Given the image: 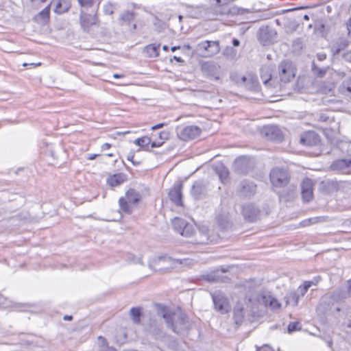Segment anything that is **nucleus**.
<instances>
[{"instance_id":"obj_1","label":"nucleus","mask_w":351,"mask_h":351,"mask_svg":"<svg viewBox=\"0 0 351 351\" xmlns=\"http://www.w3.org/2000/svg\"><path fill=\"white\" fill-rule=\"evenodd\" d=\"M158 315L165 319L167 326L176 334H184L189 328V321L182 312H171L162 308L158 311Z\"/></svg>"},{"instance_id":"obj_2","label":"nucleus","mask_w":351,"mask_h":351,"mask_svg":"<svg viewBox=\"0 0 351 351\" xmlns=\"http://www.w3.org/2000/svg\"><path fill=\"white\" fill-rule=\"evenodd\" d=\"M182 261L172 258L167 255H161L153 258L149 263V267L159 272H166L176 267L178 264H182Z\"/></svg>"},{"instance_id":"obj_3","label":"nucleus","mask_w":351,"mask_h":351,"mask_svg":"<svg viewBox=\"0 0 351 351\" xmlns=\"http://www.w3.org/2000/svg\"><path fill=\"white\" fill-rule=\"evenodd\" d=\"M141 199V195L134 189H129L124 197H120L119 200V206L121 210L127 214L132 211V204H136Z\"/></svg>"},{"instance_id":"obj_4","label":"nucleus","mask_w":351,"mask_h":351,"mask_svg":"<svg viewBox=\"0 0 351 351\" xmlns=\"http://www.w3.org/2000/svg\"><path fill=\"white\" fill-rule=\"evenodd\" d=\"M171 224L173 229L183 237H191L195 232L193 225L182 218L175 217Z\"/></svg>"},{"instance_id":"obj_5","label":"nucleus","mask_w":351,"mask_h":351,"mask_svg":"<svg viewBox=\"0 0 351 351\" xmlns=\"http://www.w3.org/2000/svg\"><path fill=\"white\" fill-rule=\"evenodd\" d=\"M295 75V67L290 61L285 60L278 65V77L280 82H289Z\"/></svg>"},{"instance_id":"obj_6","label":"nucleus","mask_w":351,"mask_h":351,"mask_svg":"<svg viewBox=\"0 0 351 351\" xmlns=\"http://www.w3.org/2000/svg\"><path fill=\"white\" fill-rule=\"evenodd\" d=\"M270 180L275 187H282L289 182V176L287 171L283 169L274 168L270 172Z\"/></svg>"},{"instance_id":"obj_7","label":"nucleus","mask_w":351,"mask_h":351,"mask_svg":"<svg viewBox=\"0 0 351 351\" xmlns=\"http://www.w3.org/2000/svg\"><path fill=\"white\" fill-rule=\"evenodd\" d=\"M201 129L196 125L178 126L176 128L177 135L182 141L193 140L201 134Z\"/></svg>"},{"instance_id":"obj_8","label":"nucleus","mask_w":351,"mask_h":351,"mask_svg":"<svg viewBox=\"0 0 351 351\" xmlns=\"http://www.w3.org/2000/svg\"><path fill=\"white\" fill-rule=\"evenodd\" d=\"M241 212L244 219L250 222L258 220L261 215L260 208L255 204L251 202L243 204L241 206Z\"/></svg>"},{"instance_id":"obj_9","label":"nucleus","mask_w":351,"mask_h":351,"mask_svg":"<svg viewBox=\"0 0 351 351\" xmlns=\"http://www.w3.org/2000/svg\"><path fill=\"white\" fill-rule=\"evenodd\" d=\"M237 83L252 91H257L259 88L258 78L255 75L252 73H249L246 76L239 77L237 80Z\"/></svg>"},{"instance_id":"obj_10","label":"nucleus","mask_w":351,"mask_h":351,"mask_svg":"<svg viewBox=\"0 0 351 351\" xmlns=\"http://www.w3.org/2000/svg\"><path fill=\"white\" fill-rule=\"evenodd\" d=\"M215 308L221 313L229 311L230 306L227 298L221 292H215L212 295Z\"/></svg>"},{"instance_id":"obj_11","label":"nucleus","mask_w":351,"mask_h":351,"mask_svg":"<svg viewBox=\"0 0 351 351\" xmlns=\"http://www.w3.org/2000/svg\"><path fill=\"white\" fill-rule=\"evenodd\" d=\"M272 71L273 67L270 64L263 65L261 69V78L264 85L267 88H276L278 85L276 80L272 77Z\"/></svg>"},{"instance_id":"obj_12","label":"nucleus","mask_w":351,"mask_h":351,"mask_svg":"<svg viewBox=\"0 0 351 351\" xmlns=\"http://www.w3.org/2000/svg\"><path fill=\"white\" fill-rule=\"evenodd\" d=\"M257 302L265 306H269L273 310L278 309L280 304L278 301L268 293H261L257 295Z\"/></svg>"},{"instance_id":"obj_13","label":"nucleus","mask_w":351,"mask_h":351,"mask_svg":"<svg viewBox=\"0 0 351 351\" xmlns=\"http://www.w3.org/2000/svg\"><path fill=\"white\" fill-rule=\"evenodd\" d=\"M252 161L246 156L239 157L234 162L233 167L235 171L246 174L252 168Z\"/></svg>"},{"instance_id":"obj_14","label":"nucleus","mask_w":351,"mask_h":351,"mask_svg":"<svg viewBox=\"0 0 351 351\" xmlns=\"http://www.w3.org/2000/svg\"><path fill=\"white\" fill-rule=\"evenodd\" d=\"M262 133L270 141H281L283 139L282 132L276 125H270L264 127Z\"/></svg>"},{"instance_id":"obj_15","label":"nucleus","mask_w":351,"mask_h":351,"mask_svg":"<svg viewBox=\"0 0 351 351\" xmlns=\"http://www.w3.org/2000/svg\"><path fill=\"white\" fill-rule=\"evenodd\" d=\"M199 47L207 52V55L213 56L220 51V45L218 40L209 41L205 40L199 44Z\"/></svg>"},{"instance_id":"obj_16","label":"nucleus","mask_w":351,"mask_h":351,"mask_svg":"<svg viewBox=\"0 0 351 351\" xmlns=\"http://www.w3.org/2000/svg\"><path fill=\"white\" fill-rule=\"evenodd\" d=\"M276 33L274 30L268 27H263L259 29L258 40L263 45H268L274 38Z\"/></svg>"},{"instance_id":"obj_17","label":"nucleus","mask_w":351,"mask_h":351,"mask_svg":"<svg viewBox=\"0 0 351 351\" xmlns=\"http://www.w3.org/2000/svg\"><path fill=\"white\" fill-rule=\"evenodd\" d=\"M182 184L175 185L169 192V197L171 202L177 206H182Z\"/></svg>"},{"instance_id":"obj_18","label":"nucleus","mask_w":351,"mask_h":351,"mask_svg":"<svg viewBox=\"0 0 351 351\" xmlns=\"http://www.w3.org/2000/svg\"><path fill=\"white\" fill-rule=\"evenodd\" d=\"M256 186L251 182L243 181L241 183L239 194L242 197H248L255 193Z\"/></svg>"},{"instance_id":"obj_19","label":"nucleus","mask_w":351,"mask_h":351,"mask_svg":"<svg viewBox=\"0 0 351 351\" xmlns=\"http://www.w3.org/2000/svg\"><path fill=\"white\" fill-rule=\"evenodd\" d=\"M202 71L216 80L219 78L220 66L215 62H207L202 65Z\"/></svg>"},{"instance_id":"obj_20","label":"nucleus","mask_w":351,"mask_h":351,"mask_svg":"<svg viewBox=\"0 0 351 351\" xmlns=\"http://www.w3.org/2000/svg\"><path fill=\"white\" fill-rule=\"evenodd\" d=\"M148 330L149 333L157 339H162L165 337V332L161 324L156 320H152L149 324Z\"/></svg>"},{"instance_id":"obj_21","label":"nucleus","mask_w":351,"mask_h":351,"mask_svg":"<svg viewBox=\"0 0 351 351\" xmlns=\"http://www.w3.org/2000/svg\"><path fill=\"white\" fill-rule=\"evenodd\" d=\"M217 221L220 227L226 229L230 226V217L227 208H222L217 215Z\"/></svg>"},{"instance_id":"obj_22","label":"nucleus","mask_w":351,"mask_h":351,"mask_svg":"<svg viewBox=\"0 0 351 351\" xmlns=\"http://www.w3.org/2000/svg\"><path fill=\"white\" fill-rule=\"evenodd\" d=\"M206 184L203 180L195 182L191 189V195L195 199H199L202 195L206 193Z\"/></svg>"},{"instance_id":"obj_23","label":"nucleus","mask_w":351,"mask_h":351,"mask_svg":"<svg viewBox=\"0 0 351 351\" xmlns=\"http://www.w3.org/2000/svg\"><path fill=\"white\" fill-rule=\"evenodd\" d=\"M351 167V158L341 159L334 161L330 167L333 171L346 173L348 168Z\"/></svg>"},{"instance_id":"obj_24","label":"nucleus","mask_w":351,"mask_h":351,"mask_svg":"<svg viewBox=\"0 0 351 351\" xmlns=\"http://www.w3.org/2000/svg\"><path fill=\"white\" fill-rule=\"evenodd\" d=\"M51 4L55 6L54 12L58 14L66 12L71 7L69 0H53Z\"/></svg>"},{"instance_id":"obj_25","label":"nucleus","mask_w":351,"mask_h":351,"mask_svg":"<svg viewBox=\"0 0 351 351\" xmlns=\"http://www.w3.org/2000/svg\"><path fill=\"white\" fill-rule=\"evenodd\" d=\"M245 308L243 304L241 302H238L234 308V317L235 319L236 324H241L244 318Z\"/></svg>"},{"instance_id":"obj_26","label":"nucleus","mask_w":351,"mask_h":351,"mask_svg":"<svg viewBox=\"0 0 351 351\" xmlns=\"http://www.w3.org/2000/svg\"><path fill=\"white\" fill-rule=\"evenodd\" d=\"M125 180V176L123 173H117L109 177L107 180L108 184L111 186H117L123 183Z\"/></svg>"},{"instance_id":"obj_27","label":"nucleus","mask_w":351,"mask_h":351,"mask_svg":"<svg viewBox=\"0 0 351 351\" xmlns=\"http://www.w3.org/2000/svg\"><path fill=\"white\" fill-rule=\"evenodd\" d=\"M81 23L84 27H88L90 25H95L97 21L96 15L84 14L80 18Z\"/></svg>"},{"instance_id":"obj_28","label":"nucleus","mask_w":351,"mask_h":351,"mask_svg":"<svg viewBox=\"0 0 351 351\" xmlns=\"http://www.w3.org/2000/svg\"><path fill=\"white\" fill-rule=\"evenodd\" d=\"M160 45L151 44L145 48V52L149 58H156L159 55Z\"/></svg>"},{"instance_id":"obj_29","label":"nucleus","mask_w":351,"mask_h":351,"mask_svg":"<svg viewBox=\"0 0 351 351\" xmlns=\"http://www.w3.org/2000/svg\"><path fill=\"white\" fill-rule=\"evenodd\" d=\"M215 171L222 182H226L228 180L229 171L226 167L220 165L216 168Z\"/></svg>"},{"instance_id":"obj_30","label":"nucleus","mask_w":351,"mask_h":351,"mask_svg":"<svg viewBox=\"0 0 351 351\" xmlns=\"http://www.w3.org/2000/svg\"><path fill=\"white\" fill-rule=\"evenodd\" d=\"M134 19V13L127 11L122 14L119 17L120 24H130Z\"/></svg>"},{"instance_id":"obj_31","label":"nucleus","mask_w":351,"mask_h":351,"mask_svg":"<svg viewBox=\"0 0 351 351\" xmlns=\"http://www.w3.org/2000/svg\"><path fill=\"white\" fill-rule=\"evenodd\" d=\"M328 67L320 68L313 61L311 65V71L317 77H323L327 72Z\"/></svg>"},{"instance_id":"obj_32","label":"nucleus","mask_w":351,"mask_h":351,"mask_svg":"<svg viewBox=\"0 0 351 351\" xmlns=\"http://www.w3.org/2000/svg\"><path fill=\"white\" fill-rule=\"evenodd\" d=\"M319 143V136L315 132L308 130V147L317 146Z\"/></svg>"},{"instance_id":"obj_33","label":"nucleus","mask_w":351,"mask_h":351,"mask_svg":"<svg viewBox=\"0 0 351 351\" xmlns=\"http://www.w3.org/2000/svg\"><path fill=\"white\" fill-rule=\"evenodd\" d=\"M223 55L230 60H236L237 58V51L232 47L228 46L223 51Z\"/></svg>"},{"instance_id":"obj_34","label":"nucleus","mask_w":351,"mask_h":351,"mask_svg":"<svg viewBox=\"0 0 351 351\" xmlns=\"http://www.w3.org/2000/svg\"><path fill=\"white\" fill-rule=\"evenodd\" d=\"M195 241L197 243L205 244L208 243L209 241V237L207 230H199V238L195 239Z\"/></svg>"},{"instance_id":"obj_35","label":"nucleus","mask_w":351,"mask_h":351,"mask_svg":"<svg viewBox=\"0 0 351 351\" xmlns=\"http://www.w3.org/2000/svg\"><path fill=\"white\" fill-rule=\"evenodd\" d=\"M286 305L295 306L298 304V296L294 293H290L285 297Z\"/></svg>"},{"instance_id":"obj_36","label":"nucleus","mask_w":351,"mask_h":351,"mask_svg":"<svg viewBox=\"0 0 351 351\" xmlns=\"http://www.w3.org/2000/svg\"><path fill=\"white\" fill-rule=\"evenodd\" d=\"M132 319L134 324H139L141 319V309L139 308L132 307L130 311Z\"/></svg>"},{"instance_id":"obj_37","label":"nucleus","mask_w":351,"mask_h":351,"mask_svg":"<svg viewBox=\"0 0 351 351\" xmlns=\"http://www.w3.org/2000/svg\"><path fill=\"white\" fill-rule=\"evenodd\" d=\"M116 10V5L110 2H108L103 5V12L105 14L112 15Z\"/></svg>"},{"instance_id":"obj_38","label":"nucleus","mask_w":351,"mask_h":351,"mask_svg":"<svg viewBox=\"0 0 351 351\" xmlns=\"http://www.w3.org/2000/svg\"><path fill=\"white\" fill-rule=\"evenodd\" d=\"M295 90L301 93L306 92V80L304 77H300L298 78L295 86Z\"/></svg>"},{"instance_id":"obj_39","label":"nucleus","mask_w":351,"mask_h":351,"mask_svg":"<svg viewBox=\"0 0 351 351\" xmlns=\"http://www.w3.org/2000/svg\"><path fill=\"white\" fill-rule=\"evenodd\" d=\"M341 93L348 96L351 94V77L347 81L344 82L341 86Z\"/></svg>"},{"instance_id":"obj_40","label":"nucleus","mask_w":351,"mask_h":351,"mask_svg":"<svg viewBox=\"0 0 351 351\" xmlns=\"http://www.w3.org/2000/svg\"><path fill=\"white\" fill-rule=\"evenodd\" d=\"M49 12H50V5L47 6L45 9H43L42 11H40L37 18L40 19L43 21H45L46 20L49 19Z\"/></svg>"},{"instance_id":"obj_41","label":"nucleus","mask_w":351,"mask_h":351,"mask_svg":"<svg viewBox=\"0 0 351 351\" xmlns=\"http://www.w3.org/2000/svg\"><path fill=\"white\" fill-rule=\"evenodd\" d=\"M134 143L140 147H147L151 143V139L147 136H143L136 139Z\"/></svg>"},{"instance_id":"obj_42","label":"nucleus","mask_w":351,"mask_h":351,"mask_svg":"<svg viewBox=\"0 0 351 351\" xmlns=\"http://www.w3.org/2000/svg\"><path fill=\"white\" fill-rule=\"evenodd\" d=\"M304 43L300 39H297L294 40L293 43V51L295 53H299L303 48Z\"/></svg>"},{"instance_id":"obj_43","label":"nucleus","mask_w":351,"mask_h":351,"mask_svg":"<svg viewBox=\"0 0 351 351\" xmlns=\"http://www.w3.org/2000/svg\"><path fill=\"white\" fill-rule=\"evenodd\" d=\"M287 330L289 333L300 330V323L298 322H291L288 325Z\"/></svg>"},{"instance_id":"obj_44","label":"nucleus","mask_w":351,"mask_h":351,"mask_svg":"<svg viewBox=\"0 0 351 351\" xmlns=\"http://www.w3.org/2000/svg\"><path fill=\"white\" fill-rule=\"evenodd\" d=\"M81 7L90 8L94 3V0H77Z\"/></svg>"},{"instance_id":"obj_45","label":"nucleus","mask_w":351,"mask_h":351,"mask_svg":"<svg viewBox=\"0 0 351 351\" xmlns=\"http://www.w3.org/2000/svg\"><path fill=\"white\" fill-rule=\"evenodd\" d=\"M306 179L307 178H304L301 184L302 194L304 199H305L307 196V184H306Z\"/></svg>"},{"instance_id":"obj_46","label":"nucleus","mask_w":351,"mask_h":351,"mask_svg":"<svg viewBox=\"0 0 351 351\" xmlns=\"http://www.w3.org/2000/svg\"><path fill=\"white\" fill-rule=\"evenodd\" d=\"M348 45V42L347 40H343L338 45V47L336 49L335 51V54H338L341 50L346 48Z\"/></svg>"},{"instance_id":"obj_47","label":"nucleus","mask_w":351,"mask_h":351,"mask_svg":"<svg viewBox=\"0 0 351 351\" xmlns=\"http://www.w3.org/2000/svg\"><path fill=\"white\" fill-rule=\"evenodd\" d=\"M169 132L167 131H162L159 133V138H160V141H165V140H167L169 138Z\"/></svg>"},{"instance_id":"obj_48","label":"nucleus","mask_w":351,"mask_h":351,"mask_svg":"<svg viewBox=\"0 0 351 351\" xmlns=\"http://www.w3.org/2000/svg\"><path fill=\"white\" fill-rule=\"evenodd\" d=\"M298 25H296L295 23H290V25L286 26V31L287 33H292L295 30H296Z\"/></svg>"},{"instance_id":"obj_49","label":"nucleus","mask_w":351,"mask_h":351,"mask_svg":"<svg viewBox=\"0 0 351 351\" xmlns=\"http://www.w3.org/2000/svg\"><path fill=\"white\" fill-rule=\"evenodd\" d=\"M98 341H99L100 348H104V346H108L107 341L104 337H103L101 336L98 337Z\"/></svg>"},{"instance_id":"obj_50","label":"nucleus","mask_w":351,"mask_h":351,"mask_svg":"<svg viewBox=\"0 0 351 351\" xmlns=\"http://www.w3.org/2000/svg\"><path fill=\"white\" fill-rule=\"evenodd\" d=\"M320 276H317L314 277L313 280H308V288H310L313 285H317L318 282L320 280Z\"/></svg>"},{"instance_id":"obj_51","label":"nucleus","mask_w":351,"mask_h":351,"mask_svg":"<svg viewBox=\"0 0 351 351\" xmlns=\"http://www.w3.org/2000/svg\"><path fill=\"white\" fill-rule=\"evenodd\" d=\"M343 59L349 62H351V50L347 51L343 54Z\"/></svg>"},{"instance_id":"obj_52","label":"nucleus","mask_w":351,"mask_h":351,"mask_svg":"<svg viewBox=\"0 0 351 351\" xmlns=\"http://www.w3.org/2000/svg\"><path fill=\"white\" fill-rule=\"evenodd\" d=\"M99 351H117L115 348L110 346H104V348H101Z\"/></svg>"},{"instance_id":"obj_53","label":"nucleus","mask_w":351,"mask_h":351,"mask_svg":"<svg viewBox=\"0 0 351 351\" xmlns=\"http://www.w3.org/2000/svg\"><path fill=\"white\" fill-rule=\"evenodd\" d=\"M163 144V141H153L151 144V147H158L161 146Z\"/></svg>"},{"instance_id":"obj_54","label":"nucleus","mask_w":351,"mask_h":351,"mask_svg":"<svg viewBox=\"0 0 351 351\" xmlns=\"http://www.w3.org/2000/svg\"><path fill=\"white\" fill-rule=\"evenodd\" d=\"M317 58L318 60L323 61L326 58V54L324 53H317Z\"/></svg>"},{"instance_id":"obj_55","label":"nucleus","mask_w":351,"mask_h":351,"mask_svg":"<svg viewBox=\"0 0 351 351\" xmlns=\"http://www.w3.org/2000/svg\"><path fill=\"white\" fill-rule=\"evenodd\" d=\"M165 125H166V123H158L157 125L152 126V130H158V129L162 128Z\"/></svg>"},{"instance_id":"obj_56","label":"nucleus","mask_w":351,"mask_h":351,"mask_svg":"<svg viewBox=\"0 0 351 351\" xmlns=\"http://www.w3.org/2000/svg\"><path fill=\"white\" fill-rule=\"evenodd\" d=\"M348 294L351 295V278L347 281Z\"/></svg>"},{"instance_id":"obj_57","label":"nucleus","mask_w":351,"mask_h":351,"mask_svg":"<svg viewBox=\"0 0 351 351\" xmlns=\"http://www.w3.org/2000/svg\"><path fill=\"white\" fill-rule=\"evenodd\" d=\"M5 298L2 295H0V306L5 307Z\"/></svg>"},{"instance_id":"obj_58","label":"nucleus","mask_w":351,"mask_h":351,"mask_svg":"<svg viewBox=\"0 0 351 351\" xmlns=\"http://www.w3.org/2000/svg\"><path fill=\"white\" fill-rule=\"evenodd\" d=\"M306 141V135L305 134L301 135L300 142L301 144L304 145Z\"/></svg>"},{"instance_id":"obj_59","label":"nucleus","mask_w":351,"mask_h":351,"mask_svg":"<svg viewBox=\"0 0 351 351\" xmlns=\"http://www.w3.org/2000/svg\"><path fill=\"white\" fill-rule=\"evenodd\" d=\"M232 45L234 47H239L240 45V41L239 39L237 38H234L232 40Z\"/></svg>"},{"instance_id":"obj_60","label":"nucleus","mask_w":351,"mask_h":351,"mask_svg":"<svg viewBox=\"0 0 351 351\" xmlns=\"http://www.w3.org/2000/svg\"><path fill=\"white\" fill-rule=\"evenodd\" d=\"M308 224L311 223H315L318 221V218H308Z\"/></svg>"},{"instance_id":"obj_61","label":"nucleus","mask_w":351,"mask_h":351,"mask_svg":"<svg viewBox=\"0 0 351 351\" xmlns=\"http://www.w3.org/2000/svg\"><path fill=\"white\" fill-rule=\"evenodd\" d=\"M110 147H111V145L106 143H104L101 146V148H102V149L105 150V149H108L110 148Z\"/></svg>"},{"instance_id":"obj_62","label":"nucleus","mask_w":351,"mask_h":351,"mask_svg":"<svg viewBox=\"0 0 351 351\" xmlns=\"http://www.w3.org/2000/svg\"><path fill=\"white\" fill-rule=\"evenodd\" d=\"M128 158V160H130V161L132 162V163H133V164H135V162L133 161L134 155H133L132 154H129V155L128 156V158Z\"/></svg>"},{"instance_id":"obj_63","label":"nucleus","mask_w":351,"mask_h":351,"mask_svg":"<svg viewBox=\"0 0 351 351\" xmlns=\"http://www.w3.org/2000/svg\"><path fill=\"white\" fill-rule=\"evenodd\" d=\"M347 26H348V30L349 32H350L351 31V18L349 19L348 23H347Z\"/></svg>"},{"instance_id":"obj_64","label":"nucleus","mask_w":351,"mask_h":351,"mask_svg":"<svg viewBox=\"0 0 351 351\" xmlns=\"http://www.w3.org/2000/svg\"><path fill=\"white\" fill-rule=\"evenodd\" d=\"M72 319H73V317L71 315H65L64 317V320L71 321V320H72Z\"/></svg>"}]
</instances>
